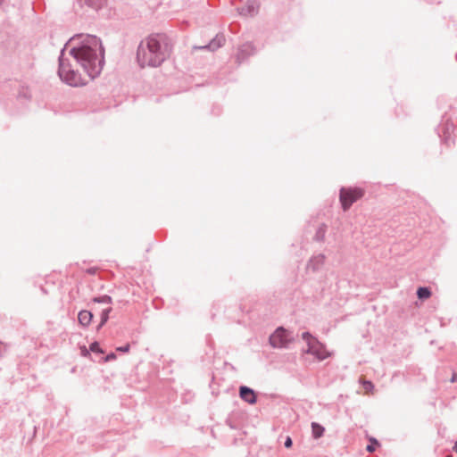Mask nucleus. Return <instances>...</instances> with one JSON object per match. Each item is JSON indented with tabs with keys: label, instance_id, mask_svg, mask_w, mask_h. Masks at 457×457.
Listing matches in <instances>:
<instances>
[{
	"label": "nucleus",
	"instance_id": "obj_4",
	"mask_svg": "<svg viewBox=\"0 0 457 457\" xmlns=\"http://www.w3.org/2000/svg\"><path fill=\"white\" fill-rule=\"evenodd\" d=\"M292 341L289 332L282 327L278 328L270 337V344L274 348H287Z\"/></svg>",
	"mask_w": 457,
	"mask_h": 457
},
{
	"label": "nucleus",
	"instance_id": "obj_27",
	"mask_svg": "<svg viewBox=\"0 0 457 457\" xmlns=\"http://www.w3.org/2000/svg\"><path fill=\"white\" fill-rule=\"evenodd\" d=\"M456 378H457V375L455 373L453 374L452 378H451V382L453 383L456 381Z\"/></svg>",
	"mask_w": 457,
	"mask_h": 457
},
{
	"label": "nucleus",
	"instance_id": "obj_13",
	"mask_svg": "<svg viewBox=\"0 0 457 457\" xmlns=\"http://www.w3.org/2000/svg\"><path fill=\"white\" fill-rule=\"evenodd\" d=\"M311 426H312V437L314 439L320 438L325 432V428L317 422H312Z\"/></svg>",
	"mask_w": 457,
	"mask_h": 457
},
{
	"label": "nucleus",
	"instance_id": "obj_7",
	"mask_svg": "<svg viewBox=\"0 0 457 457\" xmlns=\"http://www.w3.org/2000/svg\"><path fill=\"white\" fill-rule=\"evenodd\" d=\"M225 43V37L223 35H216L207 45L204 46H193V51L195 50H208L211 52H214L220 47H221Z\"/></svg>",
	"mask_w": 457,
	"mask_h": 457
},
{
	"label": "nucleus",
	"instance_id": "obj_16",
	"mask_svg": "<svg viewBox=\"0 0 457 457\" xmlns=\"http://www.w3.org/2000/svg\"><path fill=\"white\" fill-rule=\"evenodd\" d=\"M112 308L109 307V308H106V309H104L101 312V321L99 323V325L97 326V330H99L109 320V314L110 312H112Z\"/></svg>",
	"mask_w": 457,
	"mask_h": 457
},
{
	"label": "nucleus",
	"instance_id": "obj_10",
	"mask_svg": "<svg viewBox=\"0 0 457 457\" xmlns=\"http://www.w3.org/2000/svg\"><path fill=\"white\" fill-rule=\"evenodd\" d=\"M325 262V255L322 253H320L316 256H313L307 264V269L312 270V271H317Z\"/></svg>",
	"mask_w": 457,
	"mask_h": 457
},
{
	"label": "nucleus",
	"instance_id": "obj_5",
	"mask_svg": "<svg viewBox=\"0 0 457 457\" xmlns=\"http://www.w3.org/2000/svg\"><path fill=\"white\" fill-rule=\"evenodd\" d=\"M303 353L315 356L319 361H323L329 356L325 345L320 342L318 338L312 343L309 342V346L303 350Z\"/></svg>",
	"mask_w": 457,
	"mask_h": 457
},
{
	"label": "nucleus",
	"instance_id": "obj_9",
	"mask_svg": "<svg viewBox=\"0 0 457 457\" xmlns=\"http://www.w3.org/2000/svg\"><path fill=\"white\" fill-rule=\"evenodd\" d=\"M258 5L255 1H248L246 4L241 8H238V12L243 16H253L257 12Z\"/></svg>",
	"mask_w": 457,
	"mask_h": 457
},
{
	"label": "nucleus",
	"instance_id": "obj_32",
	"mask_svg": "<svg viewBox=\"0 0 457 457\" xmlns=\"http://www.w3.org/2000/svg\"><path fill=\"white\" fill-rule=\"evenodd\" d=\"M456 59H457V54H456Z\"/></svg>",
	"mask_w": 457,
	"mask_h": 457
},
{
	"label": "nucleus",
	"instance_id": "obj_12",
	"mask_svg": "<svg viewBox=\"0 0 457 457\" xmlns=\"http://www.w3.org/2000/svg\"><path fill=\"white\" fill-rule=\"evenodd\" d=\"M79 3L97 11L106 4V0H79Z\"/></svg>",
	"mask_w": 457,
	"mask_h": 457
},
{
	"label": "nucleus",
	"instance_id": "obj_31",
	"mask_svg": "<svg viewBox=\"0 0 457 457\" xmlns=\"http://www.w3.org/2000/svg\"><path fill=\"white\" fill-rule=\"evenodd\" d=\"M445 457H453V455H451V454H448V455H446Z\"/></svg>",
	"mask_w": 457,
	"mask_h": 457
},
{
	"label": "nucleus",
	"instance_id": "obj_2",
	"mask_svg": "<svg viewBox=\"0 0 457 457\" xmlns=\"http://www.w3.org/2000/svg\"><path fill=\"white\" fill-rule=\"evenodd\" d=\"M171 50L172 42L166 34H151L140 42L137 60L141 68L158 67L170 57Z\"/></svg>",
	"mask_w": 457,
	"mask_h": 457
},
{
	"label": "nucleus",
	"instance_id": "obj_8",
	"mask_svg": "<svg viewBox=\"0 0 457 457\" xmlns=\"http://www.w3.org/2000/svg\"><path fill=\"white\" fill-rule=\"evenodd\" d=\"M239 396L243 401L250 404H254L257 402L255 392L246 386H241L239 387Z\"/></svg>",
	"mask_w": 457,
	"mask_h": 457
},
{
	"label": "nucleus",
	"instance_id": "obj_1",
	"mask_svg": "<svg viewBox=\"0 0 457 457\" xmlns=\"http://www.w3.org/2000/svg\"><path fill=\"white\" fill-rule=\"evenodd\" d=\"M104 50L100 38L94 35L79 34L72 37L59 56L58 75L72 87L83 84L80 67L91 79L97 77L104 63Z\"/></svg>",
	"mask_w": 457,
	"mask_h": 457
},
{
	"label": "nucleus",
	"instance_id": "obj_24",
	"mask_svg": "<svg viewBox=\"0 0 457 457\" xmlns=\"http://www.w3.org/2000/svg\"><path fill=\"white\" fill-rule=\"evenodd\" d=\"M116 359V354L114 353H111L107 354L104 358L105 361H111Z\"/></svg>",
	"mask_w": 457,
	"mask_h": 457
},
{
	"label": "nucleus",
	"instance_id": "obj_25",
	"mask_svg": "<svg viewBox=\"0 0 457 457\" xmlns=\"http://www.w3.org/2000/svg\"><path fill=\"white\" fill-rule=\"evenodd\" d=\"M96 272V268H89L87 270V273L90 274V275H95Z\"/></svg>",
	"mask_w": 457,
	"mask_h": 457
},
{
	"label": "nucleus",
	"instance_id": "obj_3",
	"mask_svg": "<svg viewBox=\"0 0 457 457\" xmlns=\"http://www.w3.org/2000/svg\"><path fill=\"white\" fill-rule=\"evenodd\" d=\"M364 195V190L360 187H342L339 200L344 211H347L353 203Z\"/></svg>",
	"mask_w": 457,
	"mask_h": 457
},
{
	"label": "nucleus",
	"instance_id": "obj_14",
	"mask_svg": "<svg viewBox=\"0 0 457 457\" xmlns=\"http://www.w3.org/2000/svg\"><path fill=\"white\" fill-rule=\"evenodd\" d=\"M327 228H328V227L326 224H324V223L320 224L314 235V237H313L314 240L318 241V242L324 241Z\"/></svg>",
	"mask_w": 457,
	"mask_h": 457
},
{
	"label": "nucleus",
	"instance_id": "obj_28",
	"mask_svg": "<svg viewBox=\"0 0 457 457\" xmlns=\"http://www.w3.org/2000/svg\"><path fill=\"white\" fill-rule=\"evenodd\" d=\"M453 449L455 453H457V441L455 442Z\"/></svg>",
	"mask_w": 457,
	"mask_h": 457
},
{
	"label": "nucleus",
	"instance_id": "obj_17",
	"mask_svg": "<svg viewBox=\"0 0 457 457\" xmlns=\"http://www.w3.org/2000/svg\"><path fill=\"white\" fill-rule=\"evenodd\" d=\"M92 302L93 303H112V299L111 296L107 295H102V296H98V297H94L92 299Z\"/></svg>",
	"mask_w": 457,
	"mask_h": 457
},
{
	"label": "nucleus",
	"instance_id": "obj_18",
	"mask_svg": "<svg viewBox=\"0 0 457 457\" xmlns=\"http://www.w3.org/2000/svg\"><path fill=\"white\" fill-rule=\"evenodd\" d=\"M302 338L306 342L307 347L309 346V342L312 343L317 337H313L310 332H303L302 334Z\"/></svg>",
	"mask_w": 457,
	"mask_h": 457
},
{
	"label": "nucleus",
	"instance_id": "obj_30",
	"mask_svg": "<svg viewBox=\"0 0 457 457\" xmlns=\"http://www.w3.org/2000/svg\"><path fill=\"white\" fill-rule=\"evenodd\" d=\"M4 0H0V6L3 4Z\"/></svg>",
	"mask_w": 457,
	"mask_h": 457
},
{
	"label": "nucleus",
	"instance_id": "obj_29",
	"mask_svg": "<svg viewBox=\"0 0 457 457\" xmlns=\"http://www.w3.org/2000/svg\"><path fill=\"white\" fill-rule=\"evenodd\" d=\"M374 443H375L377 445H378V440L374 439Z\"/></svg>",
	"mask_w": 457,
	"mask_h": 457
},
{
	"label": "nucleus",
	"instance_id": "obj_22",
	"mask_svg": "<svg viewBox=\"0 0 457 457\" xmlns=\"http://www.w3.org/2000/svg\"><path fill=\"white\" fill-rule=\"evenodd\" d=\"M80 350H81V355H82L83 357H88V356H90V353H89V351H90V350L87 349V347H86V346H82V347L80 348Z\"/></svg>",
	"mask_w": 457,
	"mask_h": 457
},
{
	"label": "nucleus",
	"instance_id": "obj_23",
	"mask_svg": "<svg viewBox=\"0 0 457 457\" xmlns=\"http://www.w3.org/2000/svg\"><path fill=\"white\" fill-rule=\"evenodd\" d=\"M284 445L286 448H290L293 445V441L290 436H287Z\"/></svg>",
	"mask_w": 457,
	"mask_h": 457
},
{
	"label": "nucleus",
	"instance_id": "obj_6",
	"mask_svg": "<svg viewBox=\"0 0 457 457\" xmlns=\"http://www.w3.org/2000/svg\"><path fill=\"white\" fill-rule=\"evenodd\" d=\"M256 48L251 42H246L238 47L236 60L237 63H242L246 61L250 56L255 54Z\"/></svg>",
	"mask_w": 457,
	"mask_h": 457
},
{
	"label": "nucleus",
	"instance_id": "obj_20",
	"mask_svg": "<svg viewBox=\"0 0 457 457\" xmlns=\"http://www.w3.org/2000/svg\"><path fill=\"white\" fill-rule=\"evenodd\" d=\"M363 389L366 391V393L371 392L374 388V385L370 380H363L361 382Z\"/></svg>",
	"mask_w": 457,
	"mask_h": 457
},
{
	"label": "nucleus",
	"instance_id": "obj_26",
	"mask_svg": "<svg viewBox=\"0 0 457 457\" xmlns=\"http://www.w3.org/2000/svg\"><path fill=\"white\" fill-rule=\"evenodd\" d=\"M366 450L370 453H372L375 451V446L373 445H368Z\"/></svg>",
	"mask_w": 457,
	"mask_h": 457
},
{
	"label": "nucleus",
	"instance_id": "obj_21",
	"mask_svg": "<svg viewBox=\"0 0 457 457\" xmlns=\"http://www.w3.org/2000/svg\"><path fill=\"white\" fill-rule=\"evenodd\" d=\"M130 345L127 344L126 345L117 347V351L121 353H128L129 351Z\"/></svg>",
	"mask_w": 457,
	"mask_h": 457
},
{
	"label": "nucleus",
	"instance_id": "obj_15",
	"mask_svg": "<svg viewBox=\"0 0 457 457\" xmlns=\"http://www.w3.org/2000/svg\"><path fill=\"white\" fill-rule=\"evenodd\" d=\"M431 291L427 287H420L417 290V296L420 300H427L430 297Z\"/></svg>",
	"mask_w": 457,
	"mask_h": 457
},
{
	"label": "nucleus",
	"instance_id": "obj_11",
	"mask_svg": "<svg viewBox=\"0 0 457 457\" xmlns=\"http://www.w3.org/2000/svg\"><path fill=\"white\" fill-rule=\"evenodd\" d=\"M93 319V314L91 312L87 310H82L79 312L78 320L81 326L87 327L90 324Z\"/></svg>",
	"mask_w": 457,
	"mask_h": 457
},
{
	"label": "nucleus",
	"instance_id": "obj_19",
	"mask_svg": "<svg viewBox=\"0 0 457 457\" xmlns=\"http://www.w3.org/2000/svg\"><path fill=\"white\" fill-rule=\"evenodd\" d=\"M89 350L91 352H93V353H104V351L102 350V348L99 345V343L96 342V341H95L92 344H90Z\"/></svg>",
	"mask_w": 457,
	"mask_h": 457
}]
</instances>
